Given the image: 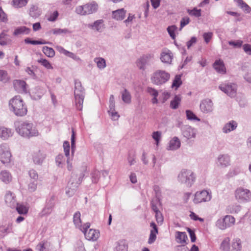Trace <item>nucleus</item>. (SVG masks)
Here are the masks:
<instances>
[{
  "mask_svg": "<svg viewBox=\"0 0 251 251\" xmlns=\"http://www.w3.org/2000/svg\"><path fill=\"white\" fill-rule=\"evenodd\" d=\"M16 131L25 137H36L39 132L36 127L31 123L27 122H19L16 125Z\"/></svg>",
  "mask_w": 251,
  "mask_h": 251,
  "instance_id": "nucleus-1",
  "label": "nucleus"
},
{
  "mask_svg": "<svg viewBox=\"0 0 251 251\" xmlns=\"http://www.w3.org/2000/svg\"><path fill=\"white\" fill-rule=\"evenodd\" d=\"M9 105L14 113L18 116H24L27 114L26 105L20 96H16L11 99L9 101Z\"/></svg>",
  "mask_w": 251,
  "mask_h": 251,
  "instance_id": "nucleus-2",
  "label": "nucleus"
},
{
  "mask_svg": "<svg viewBox=\"0 0 251 251\" xmlns=\"http://www.w3.org/2000/svg\"><path fill=\"white\" fill-rule=\"evenodd\" d=\"M170 78V75L168 72L161 70H156L151 77L152 82L156 85L162 84Z\"/></svg>",
  "mask_w": 251,
  "mask_h": 251,
  "instance_id": "nucleus-3",
  "label": "nucleus"
},
{
  "mask_svg": "<svg viewBox=\"0 0 251 251\" xmlns=\"http://www.w3.org/2000/svg\"><path fill=\"white\" fill-rule=\"evenodd\" d=\"M98 9V4L95 2H92L77 6L75 9V11L78 14L86 15L96 12Z\"/></svg>",
  "mask_w": 251,
  "mask_h": 251,
  "instance_id": "nucleus-4",
  "label": "nucleus"
},
{
  "mask_svg": "<svg viewBox=\"0 0 251 251\" xmlns=\"http://www.w3.org/2000/svg\"><path fill=\"white\" fill-rule=\"evenodd\" d=\"M235 197L240 202H248L251 200V192L249 189L239 187L235 191Z\"/></svg>",
  "mask_w": 251,
  "mask_h": 251,
  "instance_id": "nucleus-5",
  "label": "nucleus"
},
{
  "mask_svg": "<svg viewBox=\"0 0 251 251\" xmlns=\"http://www.w3.org/2000/svg\"><path fill=\"white\" fill-rule=\"evenodd\" d=\"M235 222V218L231 215H226L223 219H219L216 224L217 227L221 230H224L226 228L232 226Z\"/></svg>",
  "mask_w": 251,
  "mask_h": 251,
  "instance_id": "nucleus-6",
  "label": "nucleus"
},
{
  "mask_svg": "<svg viewBox=\"0 0 251 251\" xmlns=\"http://www.w3.org/2000/svg\"><path fill=\"white\" fill-rule=\"evenodd\" d=\"M178 178L182 183L191 185L195 180L193 173L190 170H182L178 176Z\"/></svg>",
  "mask_w": 251,
  "mask_h": 251,
  "instance_id": "nucleus-7",
  "label": "nucleus"
},
{
  "mask_svg": "<svg viewBox=\"0 0 251 251\" xmlns=\"http://www.w3.org/2000/svg\"><path fill=\"white\" fill-rule=\"evenodd\" d=\"M11 154L8 147L6 145L0 146V160L3 164H8L10 162Z\"/></svg>",
  "mask_w": 251,
  "mask_h": 251,
  "instance_id": "nucleus-8",
  "label": "nucleus"
},
{
  "mask_svg": "<svg viewBox=\"0 0 251 251\" xmlns=\"http://www.w3.org/2000/svg\"><path fill=\"white\" fill-rule=\"evenodd\" d=\"M219 88L230 97H234L236 96L237 86L234 83L221 84L219 86Z\"/></svg>",
  "mask_w": 251,
  "mask_h": 251,
  "instance_id": "nucleus-9",
  "label": "nucleus"
},
{
  "mask_svg": "<svg viewBox=\"0 0 251 251\" xmlns=\"http://www.w3.org/2000/svg\"><path fill=\"white\" fill-rule=\"evenodd\" d=\"M211 199L210 194L206 191L203 190L201 192H197L195 195L194 202L196 203L210 201Z\"/></svg>",
  "mask_w": 251,
  "mask_h": 251,
  "instance_id": "nucleus-10",
  "label": "nucleus"
},
{
  "mask_svg": "<svg viewBox=\"0 0 251 251\" xmlns=\"http://www.w3.org/2000/svg\"><path fill=\"white\" fill-rule=\"evenodd\" d=\"M80 216L79 212H75L74 215L73 222L76 227L78 228L81 231H84L85 229H87L90 227V224L87 223L82 225Z\"/></svg>",
  "mask_w": 251,
  "mask_h": 251,
  "instance_id": "nucleus-11",
  "label": "nucleus"
},
{
  "mask_svg": "<svg viewBox=\"0 0 251 251\" xmlns=\"http://www.w3.org/2000/svg\"><path fill=\"white\" fill-rule=\"evenodd\" d=\"M81 86L80 82H75V98L76 104L77 107V108L81 110L82 109V104L83 102V96L82 94H77L78 90L76 89L77 87Z\"/></svg>",
  "mask_w": 251,
  "mask_h": 251,
  "instance_id": "nucleus-12",
  "label": "nucleus"
},
{
  "mask_svg": "<svg viewBox=\"0 0 251 251\" xmlns=\"http://www.w3.org/2000/svg\"><path fill=\"white\" fill-rule=\"evenodd\" d=\"M87 229H85L84 231H82L85 238L88 240L96 241L100 236V232L98 230L94 229H90L87 232Z\"/></svg>",
  "mask_w": 251,
  "mask_h": 251,
  "instance_id": "nucleus-13",
  "label": "nucleus"
},
{
  "mask_svg": "<svg viewBox=\"0 0 251 251\" xmlns=\"http://www.w3.org/2000/svg\"><path fill=\"white\" fill-rule=\"evenodd\" d=\"M173 58V53L169 50H164L161 53L160 59L164 63L171 64Z\"/></svg>",
  "mask_w": 251,
  "mask_h": 251,
  "instance_id": "nucleus-14",
  "label": "nucleus"
},
{
  "mask_svg": "<svg viewBox=\"0 0 251 251\" xmlns=\"http://www.w3.org/2000/svg\"><path fill=\"white\" fill-rule=\"evenodd\" d=\"M13 85L15 89L18 92L21 93L26 92V84L24 81L15 80L13 82Z\"/></svg>",
  "mask_w": 251,
  "mask_h": 251,
  "instance_id": "nucleus-15",
  "label": "nucleus"
},
{
  "mask_svg": "<svg viewBox=\"0 0 251 251\" xmlns=\"http://www.w3.org/2000/svg\"><path fill=\"white\" fill-rule=\"evenodd\" d=\"M213 103L210 100H204L200 104V108L203 112H209L212 110Z\"/></svg>",
  "mask_w": 251,
  "mask_h": 251,
  "instance_id": "nucleus-16",
  "label": "nucleus"
},
{
  "mask_svg": "<svg viewBox=\"0 0 251 251\" xmlns=\"http://www.w3.org/2000/svg\"><path fill=\"white\" fill-rule=\"evenodd\" d=\"M46 154L41 151L34 152L32 155L33 162L36 164H41L45 158Z\"/></svg>",
  "mask_w": 251,
  "mask_h": 251,
  "instance_id": "nucleus-17",
  "label": "nucleus"
},
{
  "mask_svg": "<svg viewBox=\"0 0 251 251\" xmlns=\"http://www.w3.org/2000/svg\"><path fill=\"white\" fill-rule=\"evenodd\" d=\"M213 67L220 74H225L226 73V68L224 62L221 59L215 61L213 64Z\"/></svg>",
  "mask_w": 251,
  "mask_h": 251,
  "instance_id": "nucleus-18",
  "label": "nucleus"
},
{
  "mask_svg": "<svg viewBox=\"0 0 251 251\" xmlns=\"http://www.w3.org/2000/svg\"><path fill=\"white\" fill-rule=\"evenodd\" d=\"M183 134L185 137L189 139L194 138L196 133L194 128L190 126H186L183 129Z\"/></svg>",
  "mask_w": 251,
  "mask_h": 251,
  "instance_id": "nucleus-19",
  "label": "nucleus"
},
{
  "mask_svg": "<svg viewBox=\"0 0 251 251\" xmlns=\"http://www.w3.org/2000/svg\"><path fill=\"white\" fill-rule=\"evenodd\" d=\"M126 11L122 8L112 12V17L116 20H122L124 19Z\"/></svg>",
  "mask_w": 251,
  "mask_h": 251,
  "instance_id": "nucleus-20",
  "label": "nucleus"
},
{
  "mask_svg": "<svg viewBox=\"0 0 251 251\" xmlns=\"http://www.w3.org/2000/svg\"><path fill=\"white\" fill-rule=\"evenodd\" d=\"M230 159L227 155H220L218 158V165L222 167H226L229 165Z\"/></svg>",
  "mask_w": 251,
  "mask_h": 251,
  "instance_id": "nucleus-21",
  "label": "nucleus"
},
{
  "mask_svg": "<svg viewBox=\"0 0 251 251\" xmlns=\"http://www.w3.org/2000/svg\"><path fill=\"white\" fill-rule=\"evenodd\" d=\"M13 134L12 130L5 127H0V137L3 139H8Z\"/></svg>",
  "mask_w": 251,
  "mask_h": 251,
  "instance_id": "nucleus-22",
  "label": "nucleus"
},
{
  "mask_svg": "<svg viewBox=\"0 0 251 251\" xmlns=\"http://www.w3.org/2000/svg\"><path fill=\"white\" fill-rule=\"evenodd\" d=\"M237 126V123L234 121H231L225 125L223 130L224 132L227 133L235 129Z\"/></svg>",
  "mask_w": 251,
  "mask_h": 251,
  "instance_id": "nucleus-23",
  "label": "nucleus"
},
{
  "mask_svg": "<svg viewBox=\"0 0 251 251\" xmlns=\"http://www.w3.org/2000/svg\"><path fill=\"white\" fill-rule=\"evenodd\" d=\"M51 244L47 241H43L40 242L37 246V249L39 251H49Z\"/></svg>",
  "mask_w": 251,
  "mask_h": 251,
  "instance_id": "nucleus-24",
  "label": "nucleus"
},
{
  "mask_svg": "<svg viewBox=\"0 0 251 251\" xmlns=\"http://www.w3.org/2000/svg\"><path fill=\"white\" fill-rule=\"evenodd\" d=\"M152 57V55H148L141 57L137 61V65L140 69H144L145 66L149 59Z\"/></svg>",
  "mask_w": 251,
  "mask_h": 251,
  "instance_id": "nucleus-25",
  "label": "nucleus"
},
{
  "mask_svg": "<svg viewBox=\"0 0 251 251\" xmlns=\"http://www.w3.org/2000/svg\"><path fill=\"white\" fill-rule=\"evenodd\" d=\"M180 146V141L179 139L176 137H174L169 143V149L171 150H175L178 149Z\"/></svg>",
  "mask_w": 251,
  "mask_h": 251,
  "instance_id": "nucleus-26",
  "label": "nucleus"
},
{
  "mask_svg": "<svg viewBox=\"0 0 251 251\" xmlns=\"http://www.w3.org/2000/svg\"><path fill=\"white\" fill-rule=\"evenodd\" d=\"M229 242V237L224 238L220 245V249L222 251H230Z\"/></svg>",
  "mask_w": 251,
  "mask_h": 251,
  "instance_id": "nucleus-27",
  "label": "nucleus"
},
{
  "mask_svg": "<svg viewBox=\"0 0 251 251\" xmlns=\"http://www.w3.org/2000/svg\"><path fill=\"white\" fill-rule=\"evenodd\" d=\"M181 100V97L180 95H176L174 99L171 101L170 107L173 109H177Z\"/></svg>",
  "mask_w": 251,
  "mask_h": 251,
  "instance_id": "nucleus-28",
  "label": "nucleus"
},
{
  "mask_svg": "<svg viewBox=\"0 0 251 251\" xmlns=\"http://www.w3.org/2000/svg\"><path fill=\"white\" fill-rule=\"evenodd\" d=\"M242 245L240 239L239 238L233 239L232 242L230 250L232 251H240Z\"/></svg>",
  "mask_w": 251,
  "mask_h": 251,
  "instance_id": "nucleus-29",
  "label": "nucleus"
},
{
  "mask_svg": "<svg viewBox=\"0 0 251 251\" xmlns=\"http://www.w3.org/2000/svg\"><path fill=\"white\" fill-rule=\"evenodd\" d=\"M28 0H12L11 5L15 8H21L26 5Z\"/></svg>",
  "mask_w": 251,
  "mask_h": 251,
  "instance_id": "nucleus-30",
  "label": "nucleus"
},
{
  "mask_svg": "<svg viewBox=\"0 0 251 251\" xmlns=\"http://www.w3.org/2000/svg\"><path fill=\"white\" fill-rule=\"evenodd\" d=\"M5 202L10 206H11L14 204L15 202V198L12 195V194L10 192L7 193L5 195Z\"/></svg>",
  "mask_w": 251,
  "mask_h": 251,
  "instance_id": "nucleus-31",
  "label": "nucleus"
},
{
  "mask_svg": "<svg viewBox=\"0 0 251 251\" xmlns=\"http://www.w3.org/2000/svg\"><path fill=\"white\" fill-rule=\"evenodd\" d=\"M176 234V239L177 240V242L181 244L186 243V240L187 239L186 234L185 232H181L179 231L177 232Z\"/></svg>",
  "mask_w": 251,
  "mask_h": 251,
  "instance_id": "nucleus-32",
  "label": "nucleus"
},
{
  "mask_svg": "<svg viewBox=\"0 0 251 251\" xmlns=\"http://www.w3.org/2000/svg\"><path fill=\"white\" fill-rule=\"evenodd\" d=\"M0 178L2 181L5 183H8L11 181V176L9 172L4 171L1 172L0 174Z\"/></svg>",
  "mask_w": 251,
  "mask_h": 251,
  "instance_id": "nucleus-33",
  "label": "nucleus"
},
{
  "mask_svg": "<svg viewBox=\"0 0 251 251\" xmlns=\"http://www.w3.org/2000/svg\"><path fill=\"white\" fill-rule=\"evenodd\" d=\"M30 31V29L25 26H21L16 28L14 32L16 35L21 34H28Z\"/></svg>",
  "mask_w": 251,
  "mask_h": 251,
  "instance_id": "nucleus-34",
  "label": "nucleus"
},
{
  "mask_svg": "<svg viewBox=\"0 0 251 251\" xmlns=\"http://www.w3.org/2000/svg\"><path fill=\"white\" fill-rule=\"evenodd\" d=\"M42 51L49 57H53L55 55V51L52 48L46 46L44 47Z\"/></svg>",
  "mask_w": 251,
  "mask_h": 251,
  "instance_id": "nucleus-35",
  "label": "nucleus"
},
{
  "mask_svg": "<svg viewBox=\"0 0 251 251\" xmlns=\"http://www.w3.org/2000/svg\"><path fill=\"white\" fill-rule=\"evenodd\" d=\"M147 91L150 95L153 97V98L152 99V102L153 103H157L158 102V100L157 99L158 92L155 89L152 88H148Z\"/></svg>",
  "mask_w": 251,
  "mask_h": 251,
  "instance_id": "nucleus-36",
  "label": "nucleus"
},
{
  "mask_svg": "<svg viewBox=\"0 0 251 251\" xmlns=\"http://www.w3.org/2000/svg\"><path fill=\"white\" fill-rule=\"evenodd\" d=\"M238 5L246 13H250L251 11L250 7L243 0H237Z\"/></svg>",
  "mask_w": 251,
  "mask_h": 251,
  "instance_id": "nucleus-37",
  "label": "nucleus"
},
{
  "mask_svg": "<svg viewBox=\"0 0 251 251\" xmlns=\"http://www.w3.org/2000/svg\"><path fill=\"white\" fill-rule=\"evenodd\" d=\"M182 84V81L181 79L180 75H176L175 76L174 80H173L172 87H175L176 89H177Z\"/></svg>",
  "mask_w": 251,
  "mask_h": 251,
  "instance_id": "nucleus-38",
  "label": "nucleus"
},
{
  "mask_svg": "<svg viewBox=\"0 0 251 251\" xmlns=\"http://www.w3.org/2000/svg\"><path fill=\"white\" fill-rule=\"evenodd\" d=\"M25 42L26 44H32V45H43L46 44L47 43L44 40H32L29 38H27L25 39Z\"/></svg>",
  "mask_w": 251,
  "mask_h": 251,
  "instance_id": "nucleus-39",
  "label": "nucleus"
},
{
  "mask_svg": "<svg viewBox=\"0 0 251 251\" xmlns=\"http://www.w3.org/2000/svg\"><path fill=\"white\" fill-rule=\"evenodd\" d=\"M94 61L97 63L98 67L100 69L104 68L106 66L105 60L102 58H96Z\"/></svg>",
  "mask_w": 251,
  "mask_h": 251,
  "instance_id": "nucleus-40",
  "label": "nucleus"
},
{
  "mask_svg": "<svg viewBox=\"0 0 251 251\" xmlns=\"http://www.w3.org/2000/svg\"><path fill=\"white\" fill-rule=\"evenodd\" d=\"M9 80V77L7 72L3 70H0V81L3 83L7 82Z\"/></svg>",
  "mask_w": 251,
  "mask_h": 251,
  "instance_id": "nucleus-41",
  "label": "nucleus"
},
{
  "mask_svg": "<svg viewBox=\"0 0 251 251\" xmlns=\"http://www.w3.org/2000/svg\"><path fill=\"white\" fill-rule=\"evenodd\" d=\"M37 62L44 66L47 69H52L53 67L51 64L47 59L41 58L37 60Z\"/></svg>",
  "mask_w": 251,
  "mask_h": 251,
  "instance_id": "nucleus-42",
  "label": "nucleus"
},
{
  "mask_svg": "<svg viewBox=\"0 0 251 251\" xmlns=\"http://www.w3.org/2000/svg\"><path fill=\"white\" fill-rule=\"evenodd\" d=\"M58 16V13L57 11H54L52 13H48L46 15L47 20L49 21H55Z\"/></svg>",
  "mask_w": 251,
  "mask_h": 251,
  "instance_id": "nucleus-43",
  "label": "nucleus"
},
{
  "mask_svg": "<svg viewBox=\"0 0 251 251\" xmlns=\"http://www.w3.org/2000/svg\"><path fill=\"white\" fill-rule=\"evenodd\" d=\"M122 100L125 102L127 103L131 102V96L126 90H125L122 93Z\"/></svg>",
  "mask_w": 251,
  "mask_h": 251,
  "instance_id": "nucleus-44",
  "label": "nucleus"
},
{
  "mask_svg": "<svg viewBox=\"0 0 251 251\" xmlns=\"http://www.w3.org/2000/svg\"><path fill=\"white\" fill-rule=\"evenodd\" d=\"M16 210L20 214H26L28 212V208L22 204H17Z\"/></svg>",
  "mask_w": 251,
  "mask_h": 251,
  "instance_id": "nucleus-45",
  "label": "nucleus"
},
{
  "mask_svg": "<svg viewBox=\"0 0 251 251\" xmlns=\"http://www.w3.org/2000/svg\"><path fill=\"white\" fill-rule=\"evenodd\" d=\"M127 159L130 165H132L135 163V152L134 151L129 152Z\"/></svg>",
  "mask_w": 251,
  "mask_h": 251,
  "instance_id": "nucleus-46",
  "label": "nucleus"
},
{
  "mask_svg": "<svg viewBox=\"0 0 251 251\" xmlns=\"http://www.w3.org/2000/svg\"><path fill=\"white\" fill-rule=\"evenodd\" d=\"M64 152L66 156L70 157V146L68 141H64L63 145Z\"/></svg>",
  "mask_w": 251,
  "mask_h": 251,
  "instance_id": "nucleus-47",
  "label": "nucleus"
},
{
  "mask_svg": "<svg viewBox=\"0 0 251 251\" xmlns=\"http://www.w3.org/2000/svg\"><path fill=\"white\" fill-rule=\"evenodd\" d=\"M177 27L175 25L169 26L167 28V31L170 35V36L174 39L175 38V31L176 30Z\"/></svg>",
  "mask_w": 251,
  "mask_h": 251,
  "instance_id": "nucleus-48",
  "label": "nucleus"
},
{
  "mask_svg": "<svg viewBox=\"0 0 251 251\" xmlns=\"http://www.w3.org/2000/svg\"><path fill=\"white\" fill-rule=\"evenodd\" d=\"M187 12L190 15L194 16L197 17H200L201 16V10L197 9L196 8H194L193 10L188 9L187 10Z\"/></svg>",
  "mask_w": 251,
  "mask_h": 251,
  "instance_id": "nucleus-49",
  "label": "nucleus"
},
{
  "mask_svg": "<svg viewBox=\"0 0 251 251\" xmlns=\"http://www.w3.org/2000/svg\"><path fill=\"white\" fill-rule=\"evenodd\" d=\"M186 113L187 118L188 120L200 121V119H198L197 117V116L191 111L189 110H187L186 111Z\"/></svg>",
  "mask_w": 251,
  "mask_h": 251,
  "instance_id": "nucleus-50",
  "label": "nucleus"
},
{
  "mask_svg": "<svg viewBox=\"0 0 251 251\" xmlns=\"http://www.w3.org/2000/svg\"><path fill=\"white\" fill-rule=\"evenodd\" d=\"M171 94L168 92L165 91L163 92L160 97V100L162 103L165 102L170 97Z\"/></svg>",
  "mask_w": 251,
  "mask_h": 251,
  "instance_id": "nucleus-51",
  "label": "nucleus"
},
{
  "mask_svg": "<svg viewBox=\"0 0 251 251\" xmlns=\"http://www.w3.org/2000/svg\"><path fill=\"white\" fill-rule=\"evenodd\" d=\"M52 33L55 35L66 34L69 32V31L67 29H60V28H55L52 30Z\"/></svg>",
  "mask_w": 251,
  "mask_h": 251,
  "instance_id": "nucleus-52",
  "label": "nucleus"
},
{
  "mask_svg": "<svg viewBox=\"0 0 251 251\" xmlns=\"http://www.w3.org/2000/svg\"><path fill=\"white\" fill-rule=\"evenodd\" d=\"M161 135V133L159 131H155L152 133V137L155 141L156 145H158Z\"/></svg>",
  "mask_w": 251,
  "mask_h": 251,
  "instance_id": "nucleus-53",
  "label": "nucleus"
},
{
  "mask_svg": "<svg viewBox=\"0 0 251 251\" xmlns=\"http://www.w3.org/2000/svg\"><path fill=\"white\" fill-rule=\"evenodd\" d=\"M102 23V20H98L94 23L93 25H90L89 26H91L96 30L99 31L101 29V25Z\"/></svg>",
  "mask_w": 251,
  "mask_h": 251,
  "instance_id": "nucleus-54",
  "label": "nucleus"
},
{
  "mask_svg": "<svg viewBox=\"0 0 251 251\" xmlns=\"http://www.w3.org/2000/svg\"><path fill=\"white\" fill-rule=\"evenodd\" d=\"M212 36H213V33H212V32H205V33H204L203 34V39L204 40V41L206 43H208L210 42Z\"/></svg>",
  "mask_w": 251,
  "mask_h": 251,
  "instance_id": "nucleus-55",
  "label": "nucleus"
},
{
  "mask_svg": "<svg viewBox=\"0 0 251 251\" xmlns=\"http://www.w3.org/2000/svg\"><path fill=\"white\" fill-rule=\"evenodd\" d=\"M190 22V19L188 17L183 18L180 21V29H182Z\"/></svg>",
  "mask_w": 251,
  "mask_h": 251,
  "instance_id": "nucleus-56",
  "label": "nucleus"
},
{
  "mask_svg": "<svg viewBox=\"0 0 251 251\" xmlns=\"http://www.w3.org/2000/svg\"><path fill=\"white\" fill-rule=\"evenodd\" d=\"M155 218L158 224H162L163 221V217L160 211L155 212Z\"/></svg>",
  "mask_w": 251,
  "mask_h": 251,
  "instance_id": "nucleus-57",
  "label": "nucleus"
},
{
  "mask_svg": "<svg viewBox=\"0 0 251 251\" xmlns=\"http://www.w3.org/2000/svg\"><path fill=\"white\" fill-rule=\"evenodd\" d=\"M7 20L6 14L3 12L1 7L0 6V22H5Z\"/></svg>",
  "mask_w": 251,
  "mask_h": 251,
  "instance_id": "nucleus-58",
  "label": "nucleus"
},
{
  "mask_svg": "<svg viewBox=\"0 0 251 251\" xmlns=\"http://www.w3.org/2000/svg\"><path fill=\"white\" fill-rule=\"evenodd\" d=\"M157 234V233H154L152 231H151L150 237L148 240V243L149 244L152 243L155 240Z\"/></svg>",
  "mask_w": 251,
  "mask_h": 251,
  "instance_id": "nucleus-59",
  "label": "nucleus"
},
{
  "mask_svg": "<svg viewBox=\"0 0 251 251\" xmlns=\"http://www.w3.org/2000/svg\"><path fill=\"white\" fill-rule=\"evenodd\" d=\"M190 217L191 218V219L194 220L195 221L199 220L200 222H203V221H204L203 219H202L201 218H199L198 216V215H197L193 212H191L190 214Z\"/></svg>",
  "mask_w": 251,
  "mask_h": 251,
  "instance_id": "nucleus-60",
  "label": "nucleus"
},
{
  "mask_svg": "<svg viewBox=\"0 0 251 251\" xmlns=\"http://www.w3.org/2000/svg\"><path fill=\"white\" fill-rule=\"evenodd\" d=\"M243 44V42L241 40H237L236 41H230L229 44L236 47H240Z\"/></svg>",
  "mask_w": 251,
  "mask_h": 251,
  "instance_id": "nucleus-61",
  "label": "nucleus"
},
{
  "mask_svg": "<svg viewBox=\"0 0 251 251\" xmlns=\"http://www.w3.org/2000/svg\"><path fill=\"white\" fill-rule=\"evenodd\" d=\"M29 174L30 177L31 178H32L35 180H37V179L38 178V174L36 173V172L34 170H30L29 172Z\"/></svg>",
  "mask_w": 251,
  "mask_h": 251,
  "instance_id": "nucleus-62",
  "label": "nucleus"
},
{
  "mask_svg": "<svg viewBox=\"0 0 251 251\" xmlns=\"http://www.w3.org/2000/svg\"><path fill=\"white\" fill-rule=\"evenodd\" d=\"M243 49L245 52L249 55H251V45L250 44H245L243 46Z\"/></svg>",
  "mask_w": 251,
  "mask_h": 251,
  "instance_id": "nucleus-63",
  "label": "nucleus"
},
{
  "mask_svg": "<svg viewBox=\"0 0 251 251\" xmlns=\"http://www.w3.org/2000/svg\"><path fill=\"white\" fill-rule=\"evenodd\" d=\"M197 42V38L195 37H192L191 39L187 42V47L189 49L193 44Z\"/></svg>",
  "mask_w": 251,
  "mask_h": 251,
  "instance_id": "nucleus-64",
  "label": "nucleus"
}]
</instances>
